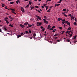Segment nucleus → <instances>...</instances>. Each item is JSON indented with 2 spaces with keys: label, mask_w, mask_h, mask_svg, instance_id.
<instances>
[{
  "label": "nucleus",
  "mask_w": 77,
  "mask_h": 77,
  "mask_svg": "<svg viewBox=\"0 0 77 77\" xmlns=\"http://www.w3.org/2000/svg\"><path fill=\"white\" fill-rule=\"evenodd\" d=\"M9 18H10L11 19V20H14V18L12 17L11 16H9Z\"/></svg>",
  "instance_id": "nucleus-13"
},
{
  "label": "nucleus",
  "mask_w": 77,
  "mask_h": 77,
  "mask_svg": "<svg viewBox=\"0 0 77 77\" xmlns=\"http://www.w3.org/2000/svg\"><path fill=\"white\" fill-rule=\"evenodd\" d=\"M11 9L13 11H15V9Z\"/></svg>",
  "instance_id": "nucleus-37"
},
{
  "label": "nucleus",
  "mask_w": 77,
  "mask_h": 77,
  "mask_svg": "<svg viewBox=\"0 0 77 77\" xmlns=\"http://www.w3.org/2000/svg\"><path fill=\"white\" fill-rule=\"evenodd\" d=\"M29 23H28L27 22H26V23H25L24 24V25H25L26 26H27V24H28Z\"/></svg>",
  "instance_id": "nucleus-9"
},
{
  "label": "nucleus",
  "mask_w": 77,
  "mask_h": 77,
  "mask_svg": "<svg viewBox=\"0 0 77 77\" xmlns=\"http://www.w3.org/2000/svg\"><path fill=\"white\" fill-rule=\"evenodd\" d=\"M57 43V41H55V42H53V44H56Z\"/></svg>",
  "instance_id": "nucleus-12"
},
{
  "label": "nucleus",
  "mask_w": 77,
  "mask_h": 77,
  "mask_svg": "<svg viewBox=\"0 0 77 77\" xmlns=\"http://www.w3.org/2000/svg\"><path fill=\"white\" fill-rule=\"evenodd\" d=\"M57 35H58V34H56L55 35H54V36H57Z\"/></svg>",
  "instance_id": "nucleus-32"
},
{
  "label": "nucleus",
  "mask_w": 77,
  "mask_h": 77,
  "mask_svg": "<svg viewBox=\"0 0 77 77\" xmlns=\"http://www.w3.org/2000/svg\"><path fill=\"white\" fill-rule=\"evenodd\" d=\"M42 9H44V7L43 6H42Z\"/></svg>",
  "instance_id": "nucleus-55"
},
{
  "label": "nucleus",
  "mask_w": 77,
  "mask_h": 77,
  "mask_svg": "<svg viewBox=\"0 0 77 77\" xmlns=\"http://www.w3.org/2000/svg\"><path fill=\"white\" fill-rule=\"evenodd\" d=\"M69 35H69V37H71V36H72V34H69Z\"/></svg>",
  "instance_id": "nucleus-31"
},
{
  "label": "nucleus",
  "mask_w": 77,
  "mask_h": 77,
  "mask_svg": "<svg viewBox=\"0 0 77 77\" xmlns=\"http://www.w3.org/2000/svg\"><path fill=\"white\" fill-rule=\"evenodd\" d=\"M30 39H32V37H30Z\"/></svg>",
  "instance_id": "nucleus-57"
},
{
  "label": "nucleus",
  "mask_w": 77,
  "mask_h": 77,
  "mask_svg": "<svg viewBox=\"0 0 77 77\" xmlns=\"http://www.w3.org/2000/svg\"><path fill=\"white\" fill-rule=\"evenodd\" d=\"M51 27V26H50V25H48V27H47V29H50Z\"/></svg>",
  "instance_id": "nucleus-3"
},
{
  "label": "nucleus",
  "mask_w": 77,
  "mask_h": 77,
  "mask_svg": "<svg viewBox=\"0 0 77 77\" xmlns=\"http://www.w3.org/2000/svg\"><path fill=\"white\" fill-rule=\"evenodd\" d=\"M48 9V8H46V10L47 11Z\"/></svg>",
  "instance_id": "nucleus-63"
},
{
  "label": "nucleus",
  "mask_w": 77,
  "mask_h": 77,
  "mask_svg": "<svg viewBox=\"0 0 77 77\" xmlns=\"http://www.w3.org/2000/svg\"><path fill=\"white\" fill-rule=\"evenodd\" d=\"M44 18H45V19L47 18V17H46V16H44Z\"/></svg>",
  "instance_id": "nucleus-47"
},
{
  "label": "nucleus",
  "mask_w": 77,
  "mask_h": 77,
  "mask_svg": "<svg viewBox=\"0 0 77 77\" xmlns=\"http://www.w3.org/2000/svg\"><path fill=\"white\" fill-rule=\"evenodd\" d=\"M77 36L75 35V36L74 38H73V39H76V37Z\"/></svg>",
  "instance_id": "nucleus-17"
},
{
  "label": "nucleus",
  "mask_w": 77,
  "mask_h": 77,
  "mask_svg": "<svg viewBox=\"0 0 77 77\" xmlns=\"http://www.w3.org/2000/svg\"><path fill=\"white\" fill-rule=\"evenodd\" d=\"M3 29L4 30H5V31H6V30H7V29L5 27H3Z\"/></svg>",
  "instance_id": "nucleus-5"
},
{
  "label": "nucleus",
  "mask_w": 77,
  "mask_h": 77,
  "mask_svg": "<svg viewBox=\"0 0 77 77\" xmlns=\"http://www.w3.org/2000/svg\"><path fill=\"white\" fill-rule=\"evenodd\" d=\"M52 29H54V28H55V26H53L52 27Z\"/></svg>",
  "instance_id": "nucleus-44"
},
{
  "label": "nucleus",
  "mask_w": 77,
  "mask_h": 77,
  "mask_svg": "<svg viewBox=\"0 0 77 77\" xmlns=\"http://www.w3.org/2000/svg\"><path fill=\"white\" fill-rule=\"evenodd\" d=\"M28 26H29V27H32V25H29V24H28Z\"/></svg>",
  "instance_id": "nucleus-22"
},
{
  "label": "nucleus",
  "mask_w": 77,
  "mask_h": 77,
  "mask_svg": "<svg viewBox=\"0 0 77 77\" xmlns=\"http://www.w3.org/2000/svg\"><path fill=\"white\" fill-rule=\"evenodd\" d=\"M60 4H56L55 5V6H59L60 5Z\"/></svg>",
  "instance_id": "nucleus-11"
},
{
  "label": "nucleus",
  "mask_w": 77,
  "mask_h": 77,
  "mask_svg": "<svg viewBox=\"0 0 77 77\" xmlns=\"http://www.w3.org/2000/svg\"><path fill=\"white\" fill-rule=\"evenodd\" d=\"M55 32V30H53L52 31V32H53V33H54V32Z\"/></svg>",
  "instance_id": "nucleus-59"
},
{
  "label": "nucleus",
  "mask_w": 77,
  "mask_h": 77,
  "mask_svg": "<svg viewBox=\"0 0 77 77\" xmlns=\"http://www.w3.org/2000/svg\"><path fill=\"white\" fill-rule=\"evenodd\" d=\"M71 27H69L67 29V30H71Z\"/></svg>",
  "instance_id": "nucleus-34"
},
{
  "label": "nucleus",
  "mask_w": 77,
  "mask_h": 77,
  "mask_svg": "<svg viewBox=\"0 0 77 77\" xmlns=\"http://www.w3.org/2000/svg\"><path fill=\"white\" fill-rule=\"evenodd\" d=\"M9 26H11V27H13V25H11V24H10V25H9Z\"/></svg>",
  "instance_id": "nucleus-26"
},
{
  "label": "nucleus",
  "mask_w": 77,
  "mask_h": 77,
  "mask_svg": "<svg viewBox=\"0 0 77 77\" xmlns=\"http://www.w3.org/2000/svg\"><path fill=\"white\" fill-rule=\"evenodd\" d=\"M67 25H68L69 26H70V23H69V22H68L67 23Z\"/></svg>",
  "instance_id": "nucleus-25"
},
{
  "label": "nucleus",
  "mask_w": 77,
  "mask_h": 77,
  "mask_svg": "<svg viewBox=\"0 0 77 77\" xmlns=\"http://www.w3.org/2000/svg\"><path fill=\"white\" fill-rule=\"evenodd\" d=\"M29 6V5L28 4L26 6V8H28Z\"/></svg>",
  "instance_id": "nucleus-38"
},
{
  "label": "nucleus",
  "mask_w": 77,
  "mask_h": 77,
  "mask_svg": "<svg viewBox=\"0 0 77 77\" xmlns=\"http://www.w3.org/2000/svg\"><path fill=\"white\" fill-rule=\"evenodd\" d=\"M44 28L42 26H41V29H43Z\"/></svg>",
  "instance_id": "nucleus-56"
},
{
  "label": "nucleus",
  "mask_w": 77,
  "mask_h": 77,
  "mask_svg": "<svg viewBox=\"0 0 77 77\" xmlns=\"http://www.w3.org/2000/svg\"><path fill=\"white\" fill-rule=\"evenodd\" d=\"M6 22V23L7 24H9V22L8 21V20H4Z\"/></svg>",
  "instance_id": "nucleus-10"
},
{
  "label": "nucleus",
  "mask_w": 77,
  "mask_h": 77,
  "mask_svg": "<svg viewBox=\"0 0 77 77\" xmlns=\"http://www.w3.org/2000/svg\"><path fill=\"white\" fill-rule=\"evenodd\" d=\"M68 16H69V17L71 16V14H69L68 15Z\"/></svg>",
  "instance_id": "nucleus-49"
},
{
  "label": "nucleus",
  "mask_w": 77,
  "mask_h": 77,
  "mask_svg": "<svg viewBox=\"0 0 77 77\" xmlns=\"http://www.w3.org/2000/svg\"><path fill=\"white\" fill-rule=\"evenodd\" d=\"M16 2L17 4H18V3H20V0H17V1Z\"/></svg>",
  "instance_id": "nucleus-4"
},
{
  "label": "nucleus",
  "mask_w": 77,
  "mask_h": 77,
  "mask_svg": "<svg viewBox=\"0 0 77 77\" xmlns=\"http://www.w3.org/2000/svg\"><path fill=\"white\" fill-rule=\"evenodd\" d=\"M63 0H60L59 2H60V3H61V2H62V1Z\"/></svg>",
  "instance_id": "nucleus-54"
},
{
  "label": "nucleus",
  "mask_w": 77,
  "mask_h": 77,
  "mask_svg": "<svg viewBox=\"0 0 77 77\" xmlns=\"http://www.w3.org/2000/svg\"><path fill=\"white\" fill-rule=\"evenodd\" d=\"M25 32H26V33H29V32H28V31H26Z\"/></svg>",
  "instance_id": "nucleus-42"
},
{
  "label": "nucleus",
  "mask_w": 77,
  "mask_h": 77,
  "mask_svg": "<svg viewBox=\"0 0 77 77\" xmlns=\"http://www.w3.org/2000/svg\"><path fill=\"white\" fill-rule=\"evenodd\" d=\"M42 24V23L41 22H37V26H41Z\"/></svg>",
  "instance_id": "nucleus-1"
},
{
  "label": "nucleus",
  "mask_w": 77,
  "mask_h": 77,
  "mask_svg": "<svg viewBox=\"0 0 77 77\" xmlns=\"http://www.w3.org/2000/svg\"><path fill=\"white\" fill-rule=\"evenodd\" d=\"M21 35H19L17 37V38H20V37H21Z\"/></svg>",
  "instance_id": "nucleus-28"
},
{
  "label": "nucleus",
  "mask_w": 77,
  "mask_h": 77,
  "mask_svg": "<svg viewBox=\"0 0 77 77\" xmlns=\"http://www.w3.org/2000/svg\"><path fill=\"white\" fill-rule=\"evenodd\" d=\"M10 4H14V2H10Z\"/></svg>",
  "instance_id": "nucleus-40"
},
{
  "label": "nucleus",
  "mask_w": 77,
  "mask_h": 77,
  "mask_svg": "<svg viewBox=\"0 0 77 77\" xmlns=\"http://www.w3.org/2000/svg\"><path fill=\"white\" fill-rule=\"evenodd\" d=\"M65 23H68V21H65Z\"/></svg>",
  "instance_id": "nucleus-48"
},
{
  "label": "nucleus",
  "mask_w": 77,
  "mask_h": 77,
  "mask_svg": "<svg viewBox=\"0 0 77 77\" xmlns=\"http://www.w3.org/2000/svg\"><path fill=\"white\" fill-rule=\"evenodd\" d=\"M29 3L30 5H32V2L29 1Z\"/></svg>",
  "instance_id": "nucleus-14"
},
{
  "label": "nucleus",
  "mask_w": 77,
  "mask_h": 77,
  "mask_svg": "<svg viewBox=\"0 0 77 77\" xmlns=\"http://www.w3.org/2000/svg\"><path fill=\"white\" fill-rule=\"evenodd\" d=\"M47 5V4H44L43 5V6H45V5Z\"/></svg>",
  "instance_id": "nucleus-45"
},
{
  "label": "nucleus",
  "mask_w": 77,
  "mask_h": 77,
  "mask_svg": "<svg viewBox=\"0 0 77 77\" xmlns=\"http://www.w3.org/2000/svg\"><path fill=\"white\" fill-rule=\"evenodd\" d=\"M5 5H4L3 4H2V7H4V6Z\"/></svg>",
  "instance_id": "nucleus-20"
},
{
  "label": "nucleus",
  "mask_w": 77,
  "mask_h": 77,
  "mask_svg": "<svg viewBox=\"0 0 77 77\" xmlns=\"http://www.w3.org/2000/svg\"><path fill=\"white\" fill-rule=\"evenodd\" d=\"M63 11H66V9H64L62 10Z\"/></svg>",
  "instance_id": "nucleus-19"
},
{
  "label": "nucleus",
  "mask_w": 77,
  "mask_h": 77,
  "mask_svg": "<svg viewBox=\"0 0 77 77\" xmlns=\"http://www.w3.org/2000/svg\"><path fill=\"white\" fill-rule=\"evenodd\" d=\"M44 30H45V29H44V28H43L42 30V31H43V32H44Z\"/></svg>",
  "instance_id": "nucleus-36"
},
{
  "label": "nucleus",
  "mask_w": 77,
  "mask_h": 77,
  "mask_svg": "<svg viewBox=\"0 0 77 77\" xmlns=\"http://www.w3.org/2000/svg\"><path fill=\"white\" fill-rule=\"evenodd\" d=\"M76 24H77V23H76V22H75L74 23V25H76Z\"/></svg>",
  "instance_id": "nucleus-43"
},
{
  "label": "nucleus",
  "mask_w": 77,
  "mask_h": 77,
  "mask_svg": "<svg viewBox=\"0 0 77 77\" xmlns=\"http://www.w3.org/2000/svg\"><path fill=\"white\" fill-rule=\"evenodd\" d=\"M65 32V31H62V34H63V33H64V32Z\"/></svg>",
  "instance_id": "nucleus-46"
},
{
  "label": "nucleus",
  "mask_w": 77,
  "mask_h": 77,
  "mask_svg": "<svg viewBox=\"0 0 77 77\" xmlns=\"http://www.w3.org/2000/svg\"><path fill=\"white\" fill-rule=\"evenodd\" d=\"M60 29L62 30L63 29L62 27H60L59 28Z\"/></svg>",
  "instance_id": "nucleus-33"
},
{
  "label": "nucleus",
  "mask_w": 77,
  "mask_h": 77,
  "mask_svg": "<svg viewBox=\"0 0 77 77\" xmlns=\"http://www.w3.org/2000/svg\"><path fill=\"white\" fill-rule=\"evenodd\" d=\"M2 32V29H0V32Z\"/></svg>",
  "instance_id": "nucleus-60"
},
{
  "label": "nucleus",
  "mask_w": 77,
  "mask_h": 77,
  "mask_svg": "<svg viewBox=\"0 0 77 77\" xmlns=\"http://www.w3.org/2000/svg\"><path fill=\"white\" fill-rule=\"evenodd\" d=\"M45 8H48V7L47 6H45Z\"/></svg>",
  "instance_id": "nucleus-41"
},
{
  "label": "nucleus",
  "mask_w": 77,
  "mask_h": 77,
  "mask_svg": "<svg viewBox=\"0 0 77 77\" xmlns=\"http://www.w3.org/2000/svg\"><path fill=\"white\" fill-rule=\"evenodd\" d=\"M37 11H38L39 13H41V11L39 10H38Z\"/></svg>",
  "instance_id": "nucleus-51"
},
{
  "label": "nucleus",
  "mask_w": 77,
  "mask_h": 77,
  "mask_svg": "<svg viewBox=\"0 0 77 77\" xmlns=\"http://www.w3.org/2000/svg\"><path fill=\"white\" fill-rule=\"evenodd\" d=\"M62 14H63L65 17H67V15H66V14H65L64 13H63Z\"/></svg>",
  "instance_id": "nucleus-8"
},
{
  "label": "nucleus",
  "mask_w": 77,
  "mask_h": 77,
  "mask_svg": "<svg viewBox=\"0 0 77 77\" xmlns=\"http://www.w3.org/2000/svg\"><path fill=\"white\" fill-rule=\"evenodd\" d=\"M71 18H72L73 20H74V17H72Z\"/></svg>",
  "instance_id": "nucleus-39"
},
{
  "label": "nucleus",
  "mask_w": 77,
  "mask_h": 77,
  "mask_svg": "<svg viewBox=\"0 0 77 77\" xmlns=\"http://www.w3.org/2000/svg\"><path fill=\"white\" fill-rule=\"evenodd\" d=\"M29 31L30 33H32V31H31V30H30V29H29Z\"/></svg>",
  "instance_id": "nucleus-21"
},
{
  "label": "nucleus",
  "mask_w": 77,
  "mask_h": 77,
  "mask_svg": "<svg viewBox=\"0 0 77 77\" xmlns=\"http://www.w3.org/2000/svg\"><path fill=\"white\" fill-rule=\"evenodd\" d=\"M8 19V18H7V17H5V20H7Z\"/></svg>",
  "instance_id": "nucleus-53"
},
{
  "label": "nucleus",
  "mask_w": 77,
  "mask_h": 77,
  "mask_svg": "<svg viewBox=\"0 0 77 77\" xmlns=\"http://www.w3.org/2000/svg\"><path fill=\"white\" fill-rule=\"evenodd\" d=\"M21 10L22 11V12H24V9L22 8L21 9Z\"/></svg>",
  "instance_id": "nucleus-24"
},
{
  "label": "nucleus",
  "mask_w": 77,
  "mask_h": 77,
  "mask_svg": "<svg viewBox=\"0 0 77 77\" xmlns=\"http://www.w3.org/2000/svg\"><path fill=\"white\" fill-rule=\"evenodd\" d=\"M35 8H39V7L37 6H35Z\"/></svg>",
  "instance_id": "nucleus-29"
},
{
  "label": "nucleus",
  "mask_w": 77,
  "mask_h": 77,
  "mask_svg": "<svg viewBox=\"0 0 77 77\" xmlns=\"http://www.w3.org/2000/svg\"><path fill=\"white\" fill-rule=\"evenodd\" d=\"M20 26L21 27H23V25L22 24H20Z\"/></svg>",
  "instance_id": "nucleus-27"
},
{
  "label": "nucleus",
  "mask_w": 77,
  "mask_h": 77,
  "mask_svg": "<svg viewBox=\"0 0 77 77\" xmlns=\"http://www.w3.org/2000/svg\"><path fill=\"white\" fill-rule=\"evenodd\" d=\"M66 42H70V40H69V39H68L67 41H66Z\"/></svg>",
  "instance_id": "nucleus-35"
},
{
  "label": "nucleus",
  "mask_w": 77,
  "mask_h": 77,
  "mask_svg": "<svg viewBox=\"0 0 77 77\" xmlns=\"http://www.w3.org/2000/svg\"><path fill=\"white\" fill-rule=\"evenodd\" d=\"M43 20H44V22H45L46 24H48V21H47V20H46L45 19H44Z\"/></svg>",
  "instance_id": "nucleus-2"
},
{
  "label": "nucleus",
  "mask_w": 77,
  "mask_h": 77,
  "mask_svg": "<svg viewBox=\"0 0 77 77\" xmlns=\"http://www.w3.org/2000/svg\"><path fill=\"white\" fill-rule=\"evenodd\" d=\"M24 37L26 38H27V37H28V36L27 35H25L24 36Z\"/></svg>",
  "instance_id": "nucleus-15"
},
{
  "label": "nucleus",
  "mask_w": 77,
  "mask_h": 77,
  "mask_svg": "<svg viewBox=\"0 0 77 77\" xmlns=\"http://www.w3.org/2000/svg\"><path fill=\"white\" fill-rule=\"evenodd\" d=\"M33 36L34 38H35V36H36V34H33Z\"/></svg>",
  "instance_id": "nucleus-18"
},
{
  "label": "nucleus",
  "mask_w": 77,
  "mask_h": 77,
  "mask_svg": "<svg viewBox=\"0 0 77 77\" xmlns=\"http://www.w3.org/2000/svg\"><path fill=\"white\" fill-rule=\"evenodd\" d=\"M57 42H60V40H57Z\"/></svg>",
  "instance_id": "nucleus-61"
},
{
  "label": "nucleus",
  "mask_w": 77,
  "mask_h": 77,
  "mask_svg": "<svg viewBox=\"0 0 77 77\" xmlns=\"http://www.w3.org/2000/svg\"><path fill=\"white\" fill-rule=\"evenodd\" d=\"M62 24H64V23H65V22H62Z\"/></svg>",
  "instance_id": "nucleus-62"
},
{
  "label": "nucleus",
  "mask_w": 77,
  "mask_h": 77,
  "mask_svg": "<svg viewBox=\"0 0 77 77\" xmlns=\"http://www.w3.org/2000/svg\"><path fill=\"white\" fill-rule=\"evenodd\" d=\"M65 19H64L62 20L63 21L65 22Z\"/></svg>",
  "instance_id": "nucleus-52"
},
{
  "label": "nucleus",
  "mask_w": 77,
  "mask_h": 77,
  "mask_svg": "<svg viewBox=\"0 0 77 77\" xmlns=\"http://www.w3.org/2000/svg\"><path fill=\"white\" fill-rule=\"evenodd\" d=\"M52 6H51L50 7V9H51V8H52Z\"/></svg>",
  "instance_id": "nucleus-58"
},
{
  "label": "nucleus",
  "mask_w": 77,
  "mask_h": 77,
  "mask_svg": "<svg viewBox=\"0 0 77 77\" xmlns=\"http://www.w3.org/2000/svg\"><path fill=\"white\" fill-rule=\"evenodd\" d=\"M53 29H54L53 28H50V30H53Z\"/></svg>",
  "instance_id": "nucleus-50"
},
{
  "label": "nucleus",
  "mask_w": 77,
  "mask_h": 77,
  "mask_svg": "<svg viewBox=\"0 0 77 77\" xmlns=\"http://www.w3.org/2000/svg\"><path fill=\"white\" fill-rule=\"evenodd\" d=\"M34 7H33L32 6H30L31 10H32V9H34Z\"/></svg>",
  "instance_id": "nucleus-7"
},
{
  "label": "nucleus",
  "mask_w": 77,
  "mask_h": 77,
  "mask_svg": "<svg viewBox=\"0 0 77 77\" xmlns=\"http://www.w3.org/2000/svg\"><path fill=\"white\" fill-rule=\"evenodd\" d=\"M21 35H23V33H21Z\"/></svg>",
  "instance_id": "nucleus-64"
},
{
  "label": "nucleus",
  "mask_w": 77,
  "mask_h": 77,
  "mask_svg": "<svg viewBox=\"0 0 77 77\" xmlns=\"http://www.w3.org/2000/svg\"><path fill=\"white\" fill-rule=\"evenodd\" d=\"M50 11H51V10L49 9L46 12H50Z\"/></svg>",
  "instance_id": "nucleus-16"
},
{
  "label": "nucleus",
  "mask_w": 77,
  "mask_h": 77,
  "mask_svg": "<svg viewBox=\"0 0 77 77\" xmlns=\"http://www.w3.org/2000/svg\"><path fill=\"white\" fill-rule=\"evenodd\" d=\"M60 20H61V18H59L58 19V21H60Z\"/></svg>",
  "instance_id": "nucleus-30"
},
{
  "label": "nucleus",
  "mask_w": 77,
  "mask_h": 77,
  "mask_svg": "<svg viewBox=\"0 0 77 77\" xmlns=\"http://www.w3.org/2000/svg\"><path fill=\"white\" fill-rule=\"evenodd\" d=\"M36 17H37L38 18V20H41V19L40 18L39 16H36Z\"/></svg>",
  "instance_id": "nucleus-6"
},
{
  "label": "nucleus",
  "mask_w": 77,
  "mask_h": 77,
  "mask_svg": "<svg viewBox=\"0 0 77 77\" xmlns=\"http://www.w3.org/2000/svg\"><path fill=\"white\" fill-rule=\"evenodd\" d=\"M12 12L13 14H17L15 13V11H12Z\"/></svg>",
  "instance_id": "nucleus-23"
}]
</instances>
